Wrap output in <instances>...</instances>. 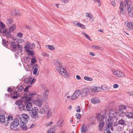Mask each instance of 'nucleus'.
<instances>
[{
    "instance_id": "54",
    "label": "nucleus",
    "mask_w": 133,
    "mask_h": 133,
    "mask_svg": "<svg viewBox=\"0 0 133 133\" xmlns=\"http://www.w3.org/2000/svg\"><path fill=\"white\" fill-rule=\"evenodd\" d=\"M111 3V4L112 5L114 6H115L116 5L115 3V0H110Z\"/></svg>"
},
{
    "instance_id": "27",
    "label": "nucleus",
    "mask_w": 133,
    "mask_h": 133,
    "mask_svg": "<svg viewBox=\"0 0 133 133\" xmlns=\"http://www.w3.org/2000/svg\"><path fill=\"white\" fill-rule=\"evenodd\" d=\"M2 43L4 46L8 48V45L9 44V43L8 41H6L5 39H3Z\"/></svg>"
},
{
    "instance_id": "25",
    "label": "nucleus",
    "mask_w": 133,
    "mask_h": 133,
    "mask_svg": "<svg viewBox=\"0 0 133 133\" xmlns=\"http://www.w3.org/2000/svg\"><path fill=\"white\" fill-rule=\"evenodd\" d=\"M127 108V107L125 105H122L119 106L118 108V111L122 112L123 110H125Z\"/></svg>"
},
{
    "instance_id": "44",
    "label": "nucleus",
    "mask_w": 133,
    "mask_h": 133,
    "mask_svg": "<svg viewBox=\"0 0 133 133\" xmlns=\"http://www.w3.org/2000/svg\"><path fill=\"white\" fill-rule=\"evenodd\" d=\"M31 78H29L26 79H24V82L27 84H29L31 82Z\"/></svg>"
},
{
    "instance_id": "24",
    "label": "nucleus",
    "mask_w": 133,
    "mask_h": 133,
    "mask_svg": "<svg viewBox=\"0 0 133 133\" xmlns=\"http://www.w3.org/2000/svg\"><path fill=\"white\" fill-rule=\"evenodd\" d=\"M125 123L126 122L125 121V120L123 119H119L118 121V124L122 125H126Z\"/></svg>"
},
{
    "instance_id": "4",
    "label": "nucleus",
    "mask_w": 133,
    "mask_h": 133,
    "mask_svg": "<svg viewBox=\"0 0 133 133\" xmlns=\"http://www.w3.org/2000/svg\"><path fill=\"white\" fill-rule=\"evenodd\" d=\"M19 124V122L18 119L17 118H15L11 124H10V129L15 130H17L16 129V127Z\"/></svg>"
},
{
    "instance_id": "35",
    "label": "nucleus",
    "mask_w": 133,
    "mask_h": 133,
    "mask_svg": "<svg viewBox=\"0 0 133 133\" xmlns=\"http://www.w3.org/2000/svg\"><path fill=\"white\" fill-rule=\"evenodd\" d=\"M16 25L15 24H14L12 25L9 29V31L13 32L14 31V29L15 28Z\"/></svg>"
},
{
    "instance_id": "45",
    "label": "nucleus",
    "mask_w": 133,
    "mask_h": 133,
    "mask_svg": "<svg viewBox=\"0 0 133 133\" xmlns=\"http://www.w3.org/2000/svg\"><path fill=\"white\" fill-rule=\"evenodd\" d=\"M119 71L118 70H114L113 72L114 75H116L118 77V76H119Z\"/></svg>"
},
{
    "instance_id": "8",
    "label": "nucleus",
    "mask_w": 133,
    "mask_h": 133,
    "mask_svg": "<svg viewBox=\"0 0 133 133\" xmlns=\"http://www.w3.org/2000/svg\"><path fill=\"white\" fill-rule=\"evenodd\" d=\"M42 89L44 91L43 93V97L44 98H46L48 97L49 93V90L47 87L44 85H41Z\"/></svg>"
},
{
    "instance_id": "57",
    "label": "nucleus",
    "mask_w": 133,
    "mask_h": 133,
    "mask_svg": "<svg viewBox=\"0 0 133 133\" xmlns=\"http://www.w3.org/2000/svg\"><path fill=\"white\" fill-rule=\"evenodd\" d=\"M27 51L28 52H29L31 55H34V52L32 50H28Z\"/></svg>"
},
{
    "instance_id": "30",
    "label": "nucleus",
    "mask_w": 133,
    "mask_h": 133,
    "mask_svg": "<svg viewBox=\"0 0 133 133\" xmlns=\"http://www.w3.org/2000/svg\"><path fill=\"white\" fill-rule=\"evenodd\" d=\"M89 120L90 121L92 120L93 121L91 122V124L93 125H95L96 124L95 121L96 118L93 117H91L89 118Z\"/></svg>"
},
{
    "instance_id": "13",
    "label": "nucleus",
    "mask_w": 133,
    "mask_h": 133,
    "mask_svg": "<svg viewBox=\"0 0 133 133\" xmlns=\"http://www.w3.org/2000/svg\"><path fill=\"white\" fill-rule=\"evenodd\" d=\"M32 68L33 69V74L34 75H38V73H37L38 69L39 68V66L37 64H35L32 66Z\"/></svg>"
},
{
    "instance_id": "58",
    "label": "nucleus",
    "mask_w": 133,
    "mask_h": 133,
    "mask_svg": "<svg viewBox=\"0 0 133 133\" xmlns=\"http://www.w3.org/2000/svg\"><path fill=\"white\" fill-rule=\"evenodd\" d=\"M94 1L95 2H97L98 3V6H100L101 5V2L100 0H94Z\"/></svg>"
},
{
    "instance_id": "48",
    "label": "nucleus",
    "mask_w": 133,
    "mask_h": 133,
    "mask_svg": "<svg viewBox=\"0 0 133 133\" xmlns=\"http://www.w3.org/2000/svg\"><path fill=\"white\" fill-rule=\"evenodd\" d=\"M110 114L111 116L112 115V116H114V117H116V116L117 112L116 111L115 112L113 111H111Z\"/></svg>"
},
{
    "instance_id": "59",
    "label": "nucleus",
    "mask_w": 133,
    "mask_h": 133,
    "mask_svg": "<svg viewBox=\"0 0 133 133\" xmlns=\"http://www.w3.org/2000/svg\"><path fill=\"white\" fill-rule=\"evenodd\" d=\"M127 11L128 12V13L131 12V6L128 7Z\"/></svg>"
},
{
    "instance_id": "39",
    "label": "nucleus",
    "mask_w": 133,
    "mask_h": 133,
    "mask_svg": "<svg viewBox=\"0 0 133 133\" xmlns=\"http://www.w3.org/2000/svg\"><path fill=\"white\" fill-rule=\"evenodd\" d=\"M84 78L85 80L88 81H92L93 80L92 78L87 76H84Z\"/></svg>"
},
{
    "instance_id": "46",
    "label": "nucleus",
    "mask_w": 133,
    "mask_h": 133,
    "mask_svg": "<svg viewBox=\"0 0 133 133\" xmlns=\"http://www.w3.org/2000/svg\"><path fill=\"white\" fill-rule=\"evenodd\" d=\"M86 14L87 15H86V17H88L90 18H92L93 17V16L92 15L91 13H87Z\"/></svg>"
},
{
    "instance_id": "22",
    "label": "nucleus",
    "mask_w": 133,
    "mask_h": 133,
    "mask_svg": "<svg viewBox=\"0 0 133 133\" xmlns=\"http://www.w3.org/2000/svg\"><path fill=\"white\" fill-rule=\"evenodd\" d=\"M132 2L130 1L127 0L124 2V5L125 7H127L131 6Z\"/></svg>"
},
{
    "instance_id": "1",
    "label": "nucleus",
    "mask_w": 133,
    "mask_h": 133,
    "mask_svg": "<svg viewBox=\"0 0 133 133\" xmlns=\"http://www.w3.org/2000/svg\"><path fill=\"white\" fill-rule=\"evenodd\" d=\"M29 95L25 93L22 98L25 99L26 101V102L25 104L26 108L27 110L30 111L33 109V108H32V103L30 102L29 101L32 99L34 95H36V92H30L29 93Z\"/></svg>"
},
{
    "instance_id": "64",
    "label": "nucleus",
    "mask_w": 133,
    "mask_h": 133,
    "mask_svg": "<svg viewBox=\"0 0 133 133\" xmlns=\"http://www.w3.org/2000/svg\"><path fill=\"white\" fill-rule=\"evenodd\" d=\"M118 85L117 84H115L113 86V87L114 88H116L118 87Z\"/></svg>"
},
{
    "instance_id": "15",
    "label": "nucleus",
    "mask_w": 133,
    "mask_h": 133,
    "mask_svg": "<svg viewBox=\"0 0 133 133\" xmlns=\"http://www.w3.org/2000/svg\"><path fill=\"white\" fill-rule=\"evenodd\" d=\"M10 48L14 51L15 50L17 47V44L15 42H11L10 43Z\"/></svg>"
},
{
    "instance_id": "2",
    "label": "nucleus",
    "mask_w": 133,
    "mask_h": 133,
    "mask_svg": "<svg viewBox=\"0 0 133 133\" xmlns=\"http://www.w3.org/2000/svg\"><path fill=\"white\" fill-rule=\"evenodd\" d=\"M105 123L107 125V127H105L106 130L110 129H111L112 131L114 130L113 124L114 122L113 118L112 117H109V118L105 119Z\"/></svg>"
},
{
    "instance_id": "23",
    "label": "nucleus",
    "mask_w": 133,
    "mask_h": 133,
    "mask_svg": "<svg viewBox=\"0 0 133 133\" xmlns=\"http://www.w3.org/2000/svg\"><path fill=\"white\" fill-rule=\"evenodd\" d=\"M36 104L39 107H41L42 104V100H40L39 99H37L35 102Z\"/></svg>"
},
{
    "instance_id": "43",
    "label": "nucleus",
    "mask_w": 133,
    "mask_h": 133,
    "mask_svg": "<svg viewBox=\"0 0 133 133\" xmlns=\"http://www.w3.org/2000/svg\"><path fill=\"white\" fill-rule=\"evenodd\" d=\"M124 76V73L121 72L119 71V76H118V77H123Z\"/></svg>"
},
{
    "instance_id": "5",
    "label": "nucleus",
    "mask_w": 133,
    "mask_h": 133,
    "mask_svg": "<svg viewBox=\"0 0 133 133\" xmlns=\"http://www.w3.org/2000/svg\"><path fill=\"white\" fill-rule=\"evenodd\" d=\"M38 109L36 107H34L30 111V114L31 117L33 118H36L38 117Z\"/></svg>"
},
{
    "instance_id": "9",
    "label": "nucleus",
    "mask_w": 133,
    "mask_h": 133,
    "mask_svg": "<svg viewBox=\"0 0 133 133\" xmlns=\"http://www.w3.org/2000/svg\"><path fill=\"white\" fill-rule=\"evenodd\" d=\"M57 64V65L59 66V68L57 69V70L60 74H61L62 75V73H64L66 71L62 66L61 64V63L58 62Z\"/></svg>"
},
{
    "instance_id": "14",
    "label": "nucleus",
    "mask_w": 133,
    "mask_h": 133,
    "mask_svg": "<svg viewBox=\"0 0 133 133\" xmlns=\"http://www.w3.org/2000/svg\"><path fill=\"white\" fill-rule=\"evenodd\" d=\"M91 91L94 92L99 91L101 90V89L100 87H97L96 86H92L90 88Z\"/></svg>"
},
{
    "instance_id": "60",
    "label": "nucleus",
    "mask_w": 133,
    "mask_h": 133,
    "mask_svg": "<svg viewBox=\"0 0 133 133\" xmlns=\"http://www.w3.org/2000/svg\"><path fill=\"white\" fill-rule=\"evenodd\" d=\"M25 28L27 29L30 30L31 29L32 27L30 26L29 25H26L25 26Z\"/></svg>"
},
{
    "instance_id": "18",
    "label": "nucleus",
    "mask_w": 133,
    "mask_h": 133,
    "mask_svg": "<svg viewBox=\"0 0 133 133\" xmlns=\"http://www.w3.org/2000/svg\"><path fill=\"white\" fill-rule=\"evenodd\" d=\"M104 121H101L99 122L98 128L100 131H103V128L104 127Z\"/></svg>"
},
{
    "instance_id": "61",
    "label": "nucleus",
    "mask_w": 133,
    "mask_h": 133,
    "mask_svg": "<svg viewBox=\"0 0 133 133\" xmlns=\"http://www.w3.org/2000/svg\"><path fill=\"white\" fill-rule=\"evenodd\" d=\"M24 92H28L29 90L28 87H25L24 89Z\"/></svg>"
},
{
    "instance_id": "34",
    "label": "nucleus",
    "mask_w": 133,
    "mask_h": 133,
    "mask_svg": "<svg viewBox=\"0 0 133 133\" xmlns=\"http://www.w3.org/2000/svg\"><path fill=\"white\" fill-rule=\"evenodd\" d=\"M124 6L123 5V2L121 1L120 3V6L119 7V8L120 10V14L121 13H122L123 12V7Z\"/></svg>"
},
{
    "instance_id": "29",
    "label": "nucleus",
    "mask_w": 133,
    "mask_h": 133,
    "mask_svg": "<svg viewBox=\"0 0 133 133\" xmlns=\"http://www.w3.org/2000/svg\"><path fill=\"white\" fill-rule=\"evenodd\" d=\"M5 118L4 115H2L0 116V122L2 123L5 122Z\"/></svg>"
},
{
    "instance_id": "32",
    "label": "nucleus",
    "mask_w": 133,
    "mask_h": 133,
    "mask_svg": "<svg viewBox=\"0 0 133 133\" xmlns=\"http://www.w3.org/2000/svg\"><path fill=\"white\" fill-rule=\"evenodd\" d=\"M17 90L18 92H21L24 89L23 86L18 85L17 87Z\"/></svg>"
},
{
    "instance_id": "49",
    "label": "nucleus",
    "mask_w": 133,
    "mask_h": 133,
    "mask_svg": "<svg viewBox=\"0 0 133 133\" xmlns=\"http://www.w3.org/2000/svg\"><path fill=\"white\" fill-rule=\"evenodd\" d=\"M22 101H23L22 100H18L16 102H15V104L17 105H19L20 104H22Z\"/></svg>"
},
{
    "instance_id": "17",
    "label": "nucleus",
    "mask_w": 133,
    "mask_h": 133,
    "mask_svg": "<svg viewBox=\"0 0 133 133\" xmlns=\"http://www.w3.org/2000/svg\"><path fill=\"white\" fill-rule=\"evenodd\" d=\"M12 16H18L21 15V13L18 10H14L11 12Z\"/></svg>"
},
{
    "instance_id": "53",
    "label": "nucleus",
    "mask_w": 133,
    "mask_h": 133,
    "mask_svg": "<svg viewBox=\"0 0 133 133\" xmlns=\"http://www.w3.org/2000/svg\"><path fill=\"white\" fill-rule=\"evenodd\" d=\"M0 27L2 29H4L5 28V25L2 22H0Z\"/></svg>"
},
{
    "instance_id": "7",
    "label": "nucleus",
    "mask_w": 133,
    "mask_h": 133,
    "mask_svg": "<svg viewBox=\"0 0 133 133\" xmlns=\"http://www.w3.org/2000/svg\"><path fill=\"white\" fill-rule=\"evenodd\" d=\"M81 91L79 90H77L74 91V93L71 96V99L74 100L78 98L81 95Z\"/></svg>"
},
{
    "instance_id": "16",
    "label": "nucleus",
    "mask_w": 133,
    "mask_h": 133,
    "mask_svg": "<svg viewBox=\"0 0 133 133\" xmlns=\"http://www.w3.org/2000/svg\"><path fill=\"white\" fill-rule=\"evenodd\" d=\"M26 123L25 122L20 123L19 126L22 129L25 130L27 129L28 128L26 124Z\"/></svg>"
},
{
    "instance_id": "33",
    "label": "nucleus",
    "mask_w": 133,
    "mask_h": 133,
    "mask_svg": "<svg viewBox=\"0 0 133 133\" xmlns=\"http://www.w3.org/2000/svg\"><path fill=\"white\" fill-rule=\"evenodd\" d=\"M5 32H4V33L5 34L6 37L7 38H10L11 37V34L10 32V31H9H9H6V30H5Z\"/></svg>"
},
{
    "instance_id": "63",
    "label": "nucleus",
    "mask_w": 133,
    "mask_h": 133,
    "mask_svg": "<svg viewBox=\"0 0 133 133\" xmlns=\"http://www.w3.org/2000/svg\"><path fill=\"white\" fill-rule=\"evenodd\" d=\"M23 35L22 33L20 32L18 33L17 35V36L19 37H22V36Z\"/></svg>"
},
{
    "instance_id": "6",
    "label": "nucleus",
    "mask_w": 133,
    "mask_h": 133,
    "mask_svg": "<svg viewBox=\"0 0 133 133\" xmlns=\"http://www.w3.org/2000/svg\"><path fill=\"white\" fill-rule=\"evenodd\" d=\"M89 90L88 88H84L82 90L81 92V95L82 97L87 96L89 94Z\"/></svg>"
},
{
    "instance_id": "50",
    "label": "nucleus",
    "mask_w": 133,
    "mask_h": 133,
    "mask_svg": "<svg viewBox=\"0 0 133 133\" xmlns=\"http://www.w3.org/2000/svg\"><path fill=\"white\" fill-rule=\"evenodd\" d=\"M76 118L77 119H79L81 118L82 115L81 114L78 113H77L76 114Z\"/></svg>"
},
{
    "instance_id": "51",
    "label": "nucleus",
    "mask_w": 133,
    "mask_h": 133,
    "mask_svg": "<svg viewBox=\"0 0 133 133\" xmlns=\"http://www.w3.org/2000/svg\"><path fill=\"white\" fill-rule=\"evenodd\" d=\"M126 29L129 30H130L131 29V28L130 27V24L128 23L127 24Z\"/></svg>"
},
{
    "instance_id": "12",
    "label": "nucleus",
    "mask_w": 133,
    "mask_h": 133,
    "mask_svg": "<svg viewBox=\"0 0 133 133\" xmlns=\"http://www.w3.org/2000/svg\"><path fill=\"white\" fill-rule=\"evenodd\" d=\"M7 120H6L5 122V125H7L9 124H11L13 120V117L10 115H9L7 118Z\"/></svg>"
},
{
    "instance_id": "21",
    "label": "nucleus",
    "mask_w": 133,
    "mask_h": 133,
    "mask_svg": "<svg viewBox=\"0 0 133 133\" xmlns=\"http://www.w3.org/2000/svg\"><path fill=\"white\" fill-rule=\"evenodd\" d=\"M73 23L75 25H77L78 27H80L82 28H84V25L83 24H81L78 21H74L73 22Z\"/></svg>"
},
{
    "instance_id": "10",
    "label": "nucleus",
    "mask_w": 133,
    "mask_h": 133,
    "mask_svg": "<svg viewBox=\"0 0 133 133\" xmlns=\"http://www.w3.org/2000/svg\"><path fill=\"white\" fill-rule=\"evenodd\" d=\"M29 117L28 115L26 114H23L22 116L20 117L19 119L21 122L27 123Z\"/></svg>"
},
{
    "instance_id": "36",
    "label": "nucleus",
    "mask_w": 133,
    "mask_h": 133,
    "mask_svg": "<svg viewBox=\"0 0 133 133\" xmlns=\"http://www.w3.org/2000/svg\"><path fill=\"white\" fill-rule=\"evenodd\" d=\"M63 122V121L62 120L59 121L57 123V125L58 127H61L62 125V124Z\"/></svg>"
},
{
    "instance_id": "38",
    "label": "nucleus",
    "mask_w": 133,
    "mask_h": 133,
    "mask_svg": "<svg viewBox=\"0 0 133 133\" xmlns=\"http://www.w3.org/2000/svg\"><path fill=\"white\" fill-rule=\"evenodd\" d=\"M46 110H45L43 108H40L39 112L41 114H43L45 112H46Z\"/></svg>"
},
{
    "instance_id": "26",
    "label": "nucleus",
    "mask_w": 133,
    "mask_h": 133,
    "mask_svg": "<svg viewBox=\"0 0 133 133\" xmlns=\"http://www.w3.org/2000/svg\"><path fill=\"white\" fill-rule=\"evenodd\" d=\"M18 108L19 110L22 111L23 110H25V107L22 103L18 105Z\"/></svg>"
},
{
    "instance_id": "3",
    "label": "nucleus",
    "mask_w": 133,
    "mask_h": 133,
    "mask_svg": "<svg viewBox=\"0 0 133 133\" xmlns=\"http://www.w3.org/2000/svg\"><path fill=\"white\" fill-rule=\"evenodd\" d=\"M106 115L105 111H101L100 113L97 114L96 115V118L99 121H104L105 118L106 117Z\"/></svg>"
},
{
    "instance_id": "42",
    "label": "nucleus",
    "mask_w": 133,
    "mask_h": 133,
    "mask_svg": "<svg viewBox=\"0 0 133 133\" xmlns=\"http://www.w3.org/2000/svg\"><path fill=\"white\" fill-rule=\"evenodd\" d=\"M55 130L54 128H51L48 131V133H55L54 130Z\"/></svg>"
},
{
    "instance_id": "37",
    "label": "nucleus",
    "mask_w": 133,
    "mask_h": 133,
    "mask_svg": "<svg viewBox=\"0 0 133 133\" xmlns=\"http://www.w3.org/2000/svg\"><path fill=\"white\" fill-rule=\"evenodd\" d=\"M82 34L84 35L87 39L90 41H92L91 39L90 38V36L85 33L84 32H82Z\"/></svg>"
},
{
    "instance_id": "55",
    "label": "nucleus",
    "mask_w": 133,
    "mask_h": 133,
    "mask_svg": "<svg viewBox=\"0 0 133 133\" xmlns=\"http://www.w3.org/2000/svg\"><path fill=\"white\" fill-rule=\"evenodd\" d=\"M17 46L18 49H19L20 50H22V46L19 45V43H18L17 44Z\"/></svg>"
},
{
    "instance_id": "41",
    "label": "nucleus",
    "mask_w": 133,
    "mask_h": 133,
    "mask_svg": "<svg viewBox=\"0 0 133 133\" xmlns=\"http://www.w3.org/2000/svg\"><path fill=\"white\" fill-rule=\"evenodd\" d=\"M36 60L35 58H31V63L32 66L35 64V63H36Z\"/></svg>"
},
{
    "instance_id": "28",
    "label": "nucleus",
    "mask_w": 133,
    "mask_h": 133,
    "mask_svg": "<svg viewBox=\"0 0 133 133\" xmlns=\"http://www.w3.org/2000/svg\"><path fill=\"white\" fill-rule=\"evenodd\" d=\"M46 113H47V118H49L52 115L51 110L49 109V108H47Z\"/></svg>"
},
{
    "instance_id": "56",
    "label": "nucleus",
    "mask_w": 133,
    "mask_h": 133,
    "mask_svg": "<svg viewBox=\"0 0 133 133\" xmlns=\"http://www.w3.org/2000/svg\"><path fill=\"white\" fill-rule=\"evenodd\" d=\"M93 48V49H100V48H99V47L97 46L96 45H93L91 46Z\"/></svg>"
},
{
    "instance_id": "47",
    "label": "nucleus",
    "mask_w": 133,
    "mask_h": 133,
    "mask_svg": "<svg viewBox=\"0 0 133 133\" xmlns=\"http://www.w3.org/2000/svg\"><path fill=\"white\" fill-rule=\"evenodd\" d=\"M46 46H48L49 49L50 50H52L54 49H55V48H54V46L52 45H45Z\"/></svg>"
},
{
    "instance_id": "19",
    "label": "nucleus",
    "mask_w": 133,
    "mask_h": 133,
    "mask_svg": "<svg viewBox=\"0 0 133 133\" xmlns=\"http://www.w3.org/2000/svg\"><path fill=\"white\" fill-rule=\"evenodd\" d=\"M91 102L93 104L97 103L100 102V100L97 97H94L91 99Z\"/></svg>"
},
{
    "instance_id": "31",
    "label": "nucleus",
    "mask_w": 133,
    "mask_h": 133,
    "mask_svg": "<svg viewBox=\"0 0 133 133\" xmlns=\"http://www.w3.org/2000/svg\"><path fill=\"white\" fill-rule=\"evenodd\" d=\"M25 48L26 50H32L33 49L32 46H31V44L29 43H28V44H27V45L25 46Z\"/></svg>"
},
{
    "instance_id": "20",
    "label": "nucleus",
    "mask_w": 133,
    "mask_h": 133,
    "mask_svg": "<svg viewBox=\"0 0 133 133\" xmlns=\"http://www.w3.org/2000/svg\"><path fill=\"white\" fill-rule=\"evenodd\" d=\"M125 116L129 119H133V113L128 112H126Z\"/></svg>"
},
{
    "instance_id": "40",
    "label": "nucleus",
    "mask_w": 133,
    "mask_h": 133,
    "mask_svg": "<svg viewBox=\"0 0 133 133\" xmlns=\"http://www.w3.org/2000/svg\"><path fill=\"white\" fill-rule=\"evenodd\" d=\"M87 130V129L86 128V126H83L82 127V129L81 130V132H83L84 133H85L86 131Z\"/></svg>"
},
{
    "instance_id": "62",
    "label": "nucleus",
    "mask_w": 133,
    "mask_h": 133,
    "mask_svg": "<svg viewBox=\"0 0 133 133\" xmlns=\"http://www.w3.org/2000/svg\"><path fill=\"white\" fill-rule=\"evenodd\" d=\"M125 112H122L120 114H119V116H124V115H125Z\"/></svg>"
},
{
    "instance_id": "11",
    "label": "nucleus",
    "mask_w": 133,
    "mask_h": 133,
    "mask_svg": "<svg viewBox=\"0 0 133 133\" xmlns=\"http://www.w3.org/2000/svg\"><path fill=\"white\" fill-rule=\"evenodd\" d=\"M10 95L11 97L14 99L17 98L19 97V93L17 91H12Z\"/></svg>"
},
{
    "instance_id": "52",
    "label": "nucleus",
    "mask_w": 133,
    "mask_h": 133,
    "mask_svg": "<svg viewBox=\"0 0 133 133\" xmlns=\"http://www.w3.org/2000/svg\"><path fill=\"white\" fill-rule=\"evenodd\" d=\"M76 111L78 112H79L80 111L81 108L80 107L79 105H77L76 107Z\"/></svg>"
}]
</instances>
